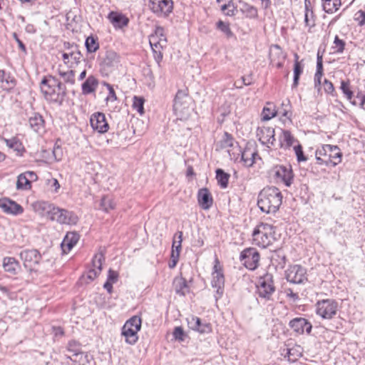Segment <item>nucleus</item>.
I'll return each instance as SVG.
<instances>
[{
	"instance_id": "obj_1",
	"label": "nucleus",
	"mask_w": 365,
	"mask_h": 365,
	"mask_svg": "<svg viewBox=\"0 0 365 365\" xmlns=\"http://www.w3.org/2000/svg\"><path fill=\"white\" fill-rule=\"evenodd\" d=\"M41 91L50 103L61 106L67 95L66 88L56 77L48 76L41 82Z\"/></svg>"
},
{
	"instance_id": "obj_2",
	"label": "nucleus",
	"mask_w": 365,
	"mask_h": 365,
	"mask_svg": "<svg viewBox=\"0 0 365 365\" xmlns=\"http://www.w3.org/2000/svg\"><path fill=\"white\" fill-rule=\"evenodd\" d=\"M281 191L276 187H267L258 195L257 205L266 213H275L282 202Z\"/></svg>"
},
{
	"instance_id": "obj_3",
	"label": "nucleus",
	"mask_w": 365,
	"mask_h": 365,
	"mask_svg": "<svg viewBox=\"0 0 365 365\" xmlns=\"http://www.w3.org/2000/svg\"><path fill=\"white\" fill-rule=\"evenodd\" d=\"M315 155L319 165L336 166L341 161L342 154L336 145H324L316 150Z\"/></svg>"
},
{
	"instance_id": "obj_4",
	"label": "nucleus",
	"mask_w": 365,
	"mask_h": 365,
	"mask_svg": "<svg viewBox=\"0 0 365 365\" xmlns=\"http://www.w3.org/2000/svg\"><path fill=\"white\" fill-rule=\"evenodd\" d=\"M275 240L274 227L267 223H260L252 232L253 244L267 248Z\"/></svg>"
},
{
	"instance_id": "obj_5",
	"label": "nucleus",
	"mask_w": 365,
	"mask_h": 365,
	"mask_svg": "<svg viewBox=\"0 0 365 365\" xmlns=\"http://www.w3.org/2000/svg\"><path fill=\"white\" fill-rule=\"evenodd\" d=\"M141 323V319L138 316H133L126 321L122 328V335L125 336L126 343L133 345L137 342Z\"/></svg>"
},
{
	"instance_id": "obj_6",
	"label": "nucleus",
	"mask_w": 365,
	"mask_h": 365,
	"mask_svg": "<svg viewBox=\"0 0 365 365\" xmlns=\"http://www.w3.org/2000/svg\"><path fill=\"white\" fill-rule=\"evenodd\" d=\"M275 292L273 275L267 272L260 277L257 284V294L258 297L266 301L271 300L273 294Z\"/></svg>"
},
{
	"instance_id": "obj_7",
	"label": "nucleus",
	"mask_w": 365,
	"mask_h": 365,
	"mask_svg": "<svg viewBox=\"0 0 365 365\" xmlns=\"http://www.w3.org/2000/svg\"><path fill=\"white\" fill-rule=\"evenodd\" d=\"M316 313L323 319H331L337 312L339 304L333 299H327L318 301Z\"/></svg>"
},
{
	"instance_id": "obj_8",
	"label": "nucleus",
	"mask_w": 365,
	"mask_h": 365,
	"mask_svg": "<svg viewBox=\"0 0 365 365\" xmlns=\"http://www.w3.org/2000/svg\"><path fill=\"white\" fill-rule=\"evenodd\" d=\"M256 135L263 145L269 148L277 147V140L275 138L274 128L269 126L258 127L256 130Z\"/></svg>"
},
{
	"instance_id": "obj_9",
	"label": "nucleus",
	"mask_w": 365,
	"mask_h": 365,
	"mask_svg": "<svg viewBox=\"0 0 365 365\" xmlns=\"http://www.w3.org/2000/svg\"><path fill=\"white\" fill-rule=\"evenodd\" d=\"M240 259L246 268L255 270L259 265V254L255 248H247L240 253Z\"/></svg>"
},
{
	"instance_id": "obj_10",
	"label": "nucleus",
	"mask_w": 365,
	"mask_h": 365,
	"mask_svg": "<svg viewBox=\"0 0 365 365\" xmlns=\"http://www.w3.org/2000/svg\"><path fill=\"white\" fill-rule=\"evenodd\" d=\"M20 257L24 262V266L31 272L35 270L36 266L41 260V255L35 249L21 251Z\"/></svg>"
},
{
	"instance_id": "obj_11",
	"label": "nucleus",
	"mask_w": 365,
	"mask_h": 365,
	"mask_svg": "<svg viewBox=\"0 0 365 365\" xmlns=\"http://www.w3.org/2000/svg\"><path fill=\"white\" fill-rule=\"evenodd\" d=\"M150 9L157 16H168L173 9L172 0H149Z\"/></svg>"
},
{
	"instance_id": "obj_12",
	"label": "nucleus",
	"mask_w": 365,
	"mask_h": 365,
	"mask_svg": "<svg viewBox=\"0 0 365 365\" xmlns=\"http://www.w3.org/2000/svg\"><path fill=\"white\" fill-rule=\"evenodd\" d=\"M286 279L293 284H302L307 280V270L299 264L290 266L285 272Z\"/></svg>"
},
{
	"instance_id": "obj_13",
	"label": "nucleus",
	"mask_w": 365,
	"mask_h": 365,
	"mask_svg": "<svg viewBox=\"0 0 365 365\" xmlns=\"http://www.w3.org/2000/svg\"><path fill=\"white\" fill-rule=\"evenodd\" d=\"M51 220L60 224L72 225L78 222V217L71 211L56 207Z\"/></svg>"
},
{
	"instance_id": "obj_14",
	"label": "nucleus",
	"mask_w": 365,
	"mask_h": 365,
	"mask_svg": "<svg viewBox=\"0 0 365 365\" xmlns=\"http://www.w3.org/2000/svg\"><path fill=\"white\" fill-rule=\"evenodd\" d=\"M214 265V272L212 273V287L216 289V294L215 296L216 301L222 297L224 293L225 277L224 274L219 267V262L216 259Z\"/></svg>"
},
{
	"instance_id": "obj_15",
	"label": "nucleus",
	"mask_w": 365,
	"mask_h": 365,
	"mask_svg": "<svg viewBox=\"0 0 365 365\" xmlns=\"http://www.w3.org/2000/svg\"><path fill=\"white\" fill-rule=\"evenodd\" d=\"M162 32H163V29L162 27H158L155 34H151L149 37V43L153 53V57L159 67L160 66V62L163 59L162 50L163 47L158 40V35L162 34Z\"/></svg>"
},
{
	"instance_id": "obj_16",
	"label": "nucleus",
	"mask_w": 365,
	"mask_h": 365,
	"mask_svg": "<svg viewBox=\"0 0 365 365\" xmlns=\"http://www.w3.org/2000/svg\"><path fill=\"white\" fill-rule=\"evenodd\" d=\"M190 99L185 90H179L175 97L173 110L176 114H184L188 108Z\"/></svg>"
},
{
	"instance_id": "obj_17",
	"label": "nucleus",
	"mask_w": 365,
	"mask_h": 365,
	"mask_svg": "<svg viewBox=\"0 0 365 365\" xmlns=\"http://www.w3.org/2000/svg\"><path fill=\"white\" fill-rule=\"evenodd\" d=\"M274 176L277 181L283 182L287 187H289L293 181V173L290 166H276Z\"/></svg>"
},
{
	"instance_id": "obj_18",
	"label": "nucleus",
	"mask_w": 365,
	"mask_h": 365,
	"mask_svg": "<svg viewBox=\"0 0 365 365\" xmlns=\"http://www.w3.org/2000/svg\"><path fill=\"white\" fill-rule=\"evenodd\" d=\"M91 125L93 130L100 133H105L109 129V125L103 113L97 112L91 115L90 118Z\"/></svg>"
},
{
	"instance_id": "obj_19",
	"label": "nucleus",
	"mask_w": 365,
	"mask_h": 365,
	"mask_svg": "<svg viewBox=\"0 0 365 365\" xmlns=\"http://www.w3.org/2000/svg\"><path fill=\"white\" fill-rule=\"evenodd\" d=\"M278 141L277 147L282 149H289L297 141L295 138L292 135L291 132L287 130L279 128L277 130Z\"/></svg>"
},
{
	"instance_id": "obj_20",
	"label": "nucleus",
	"mask_w": 365,
	"mask_h": 365,
	"mask_svg": "<svg viewBox=\"0 0 365 365\" xmlns=\"http://www.w3.org/2000/svg\"><path fill=\"white\" fill-rule=\"evenodd\" d=\"M289 325L294 332L299 334H302L305 331L307 334H310L312 329V324L307 319L302 317H297L292 319Z\"/></svg>"
},
{
	"instance_id": "obj_21",
	"label": "nucleus",
	"mask_w": 365,
	"mask_h": 365,
	"mask_svg": "<svg viewBox=\"0 0 365 365\" xmlns=\"http://www.w3.org/2000/svg\"><path fill=\"white\" fill-rule=\"evenodd\" d=\"M0 208L8 215H18L24 212L21 205L8 198L0 199Z\"/></svg>"
},
{
	"instance_id": "obj_22",
	"label": "nucleus",
	"mask_w": 365,
	"mask_h": 365,
	"mask_svg": "<svg viewBox=\"0 0 365 365\" xmlns=\"http://www.w3.org/2000/svg\"><path fill=\"white\" fill-rule=\"evenodd\" d=\"M187 324L190 329L200 334H208L212 331V327L209 323H202L199 317L191 316L187 318Z\"/></svg>"
},
{
	"instance_id": "obj_23",
	"label": "nucleus",
	"mask_w": 365,
	"mask_h": 365,
	"mask_svg": "<svg viewBox=\"0 0 365 365\" xmlns=\"http://www.w3.org/2000/svg\"><path fill=\"white\" fill-rule=\"evenodd\" d=\"M197 202L203 210H209L213 204V199L209 190L206 187L201 188L197 192Z\"/></svg>"
},
{
	"instance_id": "obj_24",
	"label": "nucleus",
	"mask_w": 365,
	"mask_h": 365,
	"mask_svg": "<svg viewBox=\"0 0 365 365\" xmlns=\"http://www.w3.org/2000/svg\"><path fill=\"white\" fill-rule=\"evenodd\" d=\"M108 19L115 29H123L126 27L129 23V19L122 13L110 11Z\"/></svg>"
},
{
	"instance_id": "obj_25",
	"label": "nucleus",
	"mask_w": 365,
	"mask_h": 365,
	"mask_svg": "<svg viewBox=\"0 0 365 365\" xmlns=\"http://www.w3.org/2000/svg\"><path fill=\"white\" fill-rule=\"evenodd\" d=\"M34 208L35 212H38L39 215L42 216H48L50 219H51L56 207L53 205V204H51L48 202L41 201L34 203Z\"/></svg>"
},
{
	"instance_id": "obj_26",
	"label": "nucleus",
	"mask_w": 365,
	"mask_h": 365,
	"mask_svg": "<svg viewBox=\"0 0 365 365\" xmlns=\"http://www.w3.org/2000/svg\"><path fill=\"white\" fill-rule=\"evenodd\" d=\"M240 153L241 160L247 167L252 166L255 163L256 156H258L256 148L252 145L246 146Z\"/></svg>"
},
{
	"instance_id": "obj_27",
	"label": "nucleus",
	"mask_w": 365,
	"mask_h": 365,
	"mask_svg": "<svg viewBox=\"0 0 365 365\" xmlns=\"http://www.w3.org/2000/svg\"><path fill=\"white\" fill-rule=\"evenodd\" d=\"M79 235L76 232H68L61 242L62 250L64 253L68 252L79 240Z\"/></svg>"
},
{
	"instance_id": "obj_28",
	"label": "nucleus",
	"mask_w": 365,
	"mask_h": 365,
	"mask_svg": "<svg viewBox=\"0 0 365 365\" xmlns=\"http://www.w3.org/2000/svg\"><path fill=\"white\" fill-rule=\"evenodd\" d=\"M64 48L66 51H68L69 58L71 60V66H72L73 64H78L81 61L83 55L81 54L78 46L76 44L65 43Z\"/></svg>"
},
{
	"instance_id": "obj_29",
	"label": "nucleus",
	"mask_w": 365,
	"mask_h": 365,
	"mask_svg": "<svg viewBox=\"0 0 365 365\" xmlns=\"http://www.w3.org/2000/svg\"><path fill=\"white\" fill-rule=\"evenodd\" d=\"M98 86V79L93 75L89 76L82 83L81 89L83 95H88L96 91Z\"/></svg>"
},
{
	"instance_id": "obj_30",
	"label": "nucleus",
	"mask_w": 365,
	"mask_h": 365,
	"mask_svg": "<svg viewBox=\"0 0 365 365\" xmlns=\"http://www.w3.org/2000/svg\"><path fill=\"white\" fill-rule=\"evenodd\" d=\"M173 287L177 294L185 296L189 292L187 281L182 277H176L173 280Z\"/></svg>"
},
{
	"instance_id": "obj_31",
	"label": "nucleus",
	"mask_w": 365,
	"mask_h": 365,
	"mask_svg": "<svg viewBox=\"0 0 365 365\" xmlns=\"http://www.w3.org/2000/svg\"><path fill=\"white\" fill-rule=\"evenodd\" d=\"M15 85V79L9 75H6L4 71L0 70V88L9 91L13 88Z\"/></svg>"
},
{
	"instance_id": "obj_32",
	"label": "nucleus",
	"mask_w": 365,
	"mask_h": 365,
	"mask_svg": "<svg viewBox=\"0 0 365 365\" xmlns=\"http://www.w3.org/2000/svg\"><path fill=\"white\" fill-rule=\"evenodd\" d=\"M30 127L36 133L43 131L44 129V120L38 113H34L29 120Z\"/></svg>"
},
{
	"instance_id": "obj_33",
	"label": "nucleus",
	"mask_w": 365,
	"mask_h": 365,
	"mask_svg": "<svg viewBox=\"0 0 365 365\" xmlns=\"http://www.w3.org/2000/svg\"><path fill=\"white\" fill-rule=\"evenodd\" d=\"M341 5V0H322V9L327 14L335 13L339 9Z\"/></svg>"
},
{
	"instance_id": "obj_34",
	"label": "nucleus",
	"mask_w": 365,
	"mask_h": 365,
	"mask_svg": "<svg viewBox=\"0 0 365 365\" xmlns=\"http://www.w3.org/2000/svg\"><path fill=\"white\" fill-rule=\"evenodd\" d=\"M303 349L299 345H295L291 348L287 349L286 356L291 362H295L302 356Z\"/></svg>"
},
{
	"instance_id": "obj_35",
	"label": "nucleus",
	"mask_w": 365,
	"mask_h": 365,
	"mask_svg": "<svg viewBox=\"0 0 365 365\" xmlns=\"http://www.w3.org/2000/svg\"><path fill=\"white\" fill-rule=\"evenodd\" d=\"M295 61L294 64V78H293V83H292V88H297L299 85V81L301 74L303 72V66L301 64V63L298 61L299 56L296 53L294 55Z\"/></svg>"
},
{
	"instance_id": "obj_36",
	"label": "nucleus",
	"mask_w": 365,
	"mask_h": 365,
	"mask_svg": "<svg viewBox=\"0 0 365 365\" xmlns=\"http://www.w3.org/2000/svg\"><path fill=\"white\" fill-rule=\"evenodd\" d=\"M57 73L59 76L62 78L65 83L69 85H73L75 83V71L71 69H67L66 71L58 68Z\"/></svg>"
},
{
	"instance_id": "obj_37",
	"label": "nucleus",
	"mask_w": 365,
	"mask_h": 365,
	"mask_svg": "<svg viewBox=\"0 0 365 365\" xmlns=\"http://www.w3.org/2000/svg\"><path fill=\"white\" fill-rule=\"evenodd\" d=\"M286 56L279 46L277 44L272 46L269 52V58L272 64L275 63L277 59L284 60Z\"/></svg>"
},
{
	"instance_id": "obj_38",
	"label": "nucleus",
	"mask_w": 365,
	"mask_h": 365,
	"mask_svg": "<svg viewBox=\"0 0 365 365\" xmlns=\"http://www.w3.org/2000/svg\"><path fill=\"white\" fill-rule=\"evenodd\" d=\"M19 264L14 257H4L3 260V267L6 272L14 274Z\"/></svg>"
},
{
	"instance_id": "obj_39",
	"label": "nucleus",
	"mask_w": 365,
	"mask_h": 365,
	"mask_svg": "<svg viewBox=\"0 0 365 365\" xmlns=\"http://www.w3.org/2000/svg\"><path fill=\"white\" fill-rule=\"evenodd\" d=\"M230 177V174L225 173L223 170L220 168L216 170V179L221 188L227 187Z\"/></svg>"
},
{
	"instance_id": "obj_40",
	"label": "nucleus",
	"mask_w": 365,
	"mask_h": 365,
	"mask_svg": "<svg viewBox=\"0 0 365 365\" xmlns=\"http://www.w3.org/2000/svg\"><path fill=\"white\" fill-rule=\"evenodd\" d=\"M277 115L275 106L272 103H267V106L264 107L262 112V120L264 121L269 120Z\"/></svg>"
},
{
	"instance_id": "obj_41",
	"label": "nucleus",
	"mask_w": 365,
	"mask_h": 365,
	"mask_svg": "<svg viewBox=\"0 0 365 365\" xmlns=\"http://www.w3.org/2000/svg\"><path fill=\"white\" fill-rule=\"evenodd\" d=\"M220 9L227 16H234L237 13V6L233 0H228L227 3L221 6Z\"/></svg>"
},
{
	"instance_id": "obj_42",
	"label": "nucleus",
	"mask_w": 365,
	"mask_h": 365,
	"mask_svg": "<svg viewBox=\"0 0 365 365\" xmlns=\"http://www.w3.org/2000/svg\"><path fill=\"white\" fill-rule=\"evenodd\" d=\"M82 347L81 344L75 340H71L68 343L67 346V350L70 353H71L73 356L78 357V356H82L83 351H82Z\"/></svg>"
},
{
	"instance_id": "obj_43",
	"label": "nucleus",
	"mask_w": 365,
	"mask_h": 365,
	"mask_svg": "<svg viewBox=\"0 0 365 365\" xmlns=\"http://www.w3.org/2000/svg\"><path fill=\"white\" fill-rule=\"evenodd\" d=\"M6 143L9 148L14 149L19 155H21L24 152L22 143L16 138L6 140Z\"/></svg>"
},
{
	"instance_id": "obj_44",
	"label": "nucleus",
	"mask_w": 365,
	"mask_h": 365,
	"mask_svg": "<svg viewBox=\"0 0 365 365\" xmlns=\"http://www.w3.org/2000/svg\"><path fill=\"white\" fill-rule=\"evenodd\" d=\"M16 188L17 190H28L31 188L30 180L24 173L18 176Z\"/></svg>"
},
{
	"instance_id": "obj_45",
	"label": "nucleus",
	"mask_w": 365,
	"mask_h": 365,
	"mask_svg": "<svg viewBox=\"0 0 365 365\" xmlns=\"http://www.w3.org/2000/svg\"><path fill=\"white\" fill-rule=\"evenodd\" d=\"M85 46L86 50L89 53L96 52L99 48V43L97 38L92 36L86 38L85 41Z\"/></svg>"
},
{
	"instance_id": "obj_46",
	"label": "nucleus",
	"mask_w": 365,
	"mask_h": 365,
	"mask_svg": "<svg viewBox=\"0 0 365 365\" xmlns=\"http://www.w3.org/2000/svg\"><path fill=\"white\" fill-rule=\"evenodd\" d=\"M240 4V9L242 13L247 14L250 16H254L257 14V9L252 5L242 1H239Z\"/></svg>"
},
{
	"instance_id": "obj_47",
	"label": "nucleus",
	"mask_w": 365,
	"mask_h": 365,
	"mask_svg": "<svg viewBox=\"0 0 365 365\" xmlns=\"http://www.w3.org/2000/svg\"><path fill=\"white\" fill-rule=\"evenodd\" d=\"M144 103L145 100L143 97L135 96L133 98V108L136 110L140 114L144 113Z\"/></svg>"
},
{
	"instance_id": "obj_48",
	"label": "nucleus",
	"mask_w": 365,
	"mask_h": 365,
	"mask_svg": "<svg viewBox=\"0 0 365 365\" xmlns=\"http://www.w3.org/2000/svg\"><path fill=\"white\" fill-rule=\"evenodd\" d=\"M115 206V204L113 199L107 196L102 197L101 200V207L104 211L108 212L109 210L114 209Z\"/></svg>"
},
{
	"instance_id": "obj_49",
	"label": "nucleus",
	"mask_w": 365,
	"mask_h": 365,
	"mask_svg": "<svg viewBox=\"0 0 365 365\" xmlns=\"http://www.w3.org/2000/svg\"><path fill=\"white\" fill-rule=\"evenodd\" d=\"M105 257L102 252L97 253L94 255L92 260V269H96L101 272L102 270V263L104 261Z\"/></svg>"
},
{
	"instance_id": "obj_50",
	"label": "nucleus",
	"mask_w": 365,
	"mask_h": 365,
	"mask_svg": "<svg viewBox=\"0 0 365 365\" xmlns=\"http://www.w3.org/2000/svg\"><path fill=\"white\" fill-rule=\"evenodd\" d=\"M323 76V60L322 55L320 54L319 51L317 53V71L314 75V78H322Z\"/></svg>"
},
{
	"instance_id": "obj_51",
	"label": "nucleus",
	"mask_w": 365,
	"mask_h": 365,
	"mask_svg": "<svg viewBox=\"0 0 365 365\" xmlns=\"http://www.w3.org/2000/svg\"><path fill=\"white\" fill-rule=\"evenodd\" d=\"M340 89L348 100H351L353 97V92L350 89L349 82L341 81Z\"/></svg>"
},
{
	"instance_id": "obj_52",
	"label": "nucleus",
	"mask_w": 365,
	"mask_h": 365,
	"mask_svg": "<svg viewBox=\"0 0 365 365\" xmlns=\"http://www.w3.org/2000/svg\"><path fill=\"white\" fill-rule=\"evenodd\" d=\"M217 28L223 32L227 37L230 38L233 36V33L230 28L229 24L220 21L217 22Z\"/></svg>"
},
{
	"instance_id": "obj_53",
	"label": "nucleus",
	"mask_w": 365,
	"mask_h": 365,
	"mask_svg": "<svg viewBox=\"0 0 365 365\" xmlns=\"http://www.w3.org/2000/svg\"><path fill=\"white\" fill-rule=\"evenodd\" d=\"M334 48H336V52L338 53H343L345 47V42L336 36L334 41Z\"/></svg>"
},
{
	"instance_id": "obj_54",
	"label": "nucleus",
	"mask_w": 365,
	"mask_h": 365,
	"mask_svg": "<svg viewBox=\"0 0 365 365\" xmlns=\"http://www.w3.org/2000/svg\"><path fill=\"white\" fill-rule=\"evenodd\" d=\"M323 87H324V91L327 93L331 94L333 96H335L334 87L333 83L331 81H329L325 78L324 80Z\"/></svg>"
},
{
	"instance_id": "obj_55",
	"label": "nucleus",
	"mask_w": 365,
	"mask_h": 365,
	"mask_svg": "<svg viewBox=\"0 0 365 365\" xmlns=\"http://www.w3.org/2000/svg\"><path fill=\"white\" fill-rule=\"evenodd\" d=\"M294 150L295 151V154L297 155V158L298 161H306L307 158L304 156L302 147L300 144L294 146Z\"/></svg>"
},
{
	"instance_id": "obj_56",
	"label": "nucleus",
	"mask_w": 365,
	"mask_h": 365,
	"mask_svg": "<svg viewBox=\"0 0 365 365\" xmlns=\"http://www.w3.org/2000/svg\"><path fill=\"white\" fill-rule=\"evenodd\" d=\"M354 20L358 22L360 26L365 24V11L359 10L355 14L354 17Z\"/></svg>"
},
{
	"instance_id": "obj_57",
	"label": "nucleus",
	"mask_w": 365,
	"mask_h": 365,
	"mask_svg": "<svg viewBox=\"0 0 365 365\" xmlns=\"http://www.w3.org/2000/svg\"><path fill=\"white\" fill-rule=\"evenodd\" d=\"M304 21L307 26L313 27L314 26V12L307 11L305 13Z\"/></svg>"
},
{
	"instance_id": "obj_58",
	"label": "nucleus",
	"mask_w": 365,
	"mask_h": 365,
	"mask_svg": "<svg viewBox=\"0 0 365 365\" xmlns=\"http://www.w3.org/2000/svg\"><path fill=\"white\" fill-rule=\"evenodd\" d=\"M173 336L176 340H184V331L181 327H177L173 331Z\"/></svg>"
},
{
	"instance_id": "obj_59",
	"label": "nucleus",
	"mask_w": 365,
	"mask_h": 365,
	"mask_svg": "<svg viewBox=\"0 0 365 365\" xmlns=\"http://www.w3.org/2000/svg\"><path fill=\"white\" fill-rule=\"evenodd\" d=\"M118 274L116 271L111 269L108 270L107 281L114 284L118 281Z\"/></svg>"
},
{
	"instance_id": "obj_60",
	"label": "nucleus",
	"mask_w": 365,
	"mask_h": 365,
	"mask_svg": "<svg viewBox=\"0 0 365 365\" xmlns=\"http://www.w3.org/2000/svg\"><path fill=\"white\" fill-rule=\"evenodd\" d=\"M105 85L108 88V92H109V94L107 97V100H111L112 101H116L117 97H116V95H115V91H114L113 86L111 85H110L109 83H105Z\"/></svg>"
},
{
	"instance_id": "obj_61",
	"label": "nucleus",
	"mask_w": 365,
	"mask_h": 365,
	"mask_svg": "<svg viewBox=\"0 0 365 365\" xmlns=\"http://www.w3.org/2000/svg\"><path fill=\"white\" fill-rule=\"evenodd\" d=\"M223 143L225 146L231 147L233 143V138L230 134L228 133H225L224 134V140Z\"/></svg>"
},
{
	"instance_id": "obj_62",
	"label": "nucleus",
	"mask_w": 365,
	"mask_h": 365,
	"mask_svg": "<svg viewBox=\"0 0 365 365\" xmlns=\"http://www.w3.org/2000/svg\"><path fill=\"white\" fill-rule=\"evenodd\" d=\"M284 292L286 294V296L290 299H292L293 301H297L299 299V295L297 293H295L292 291V289L288 288L284 290Z\"/></svg>"
},
{
	"instance_id": "obj_63",
	"label": "nucleus",
	"mask_w": 365,
	"mask_h": 365,
	"mask_svg": "<svg viewBox=\"0 0 365 365\" xmlns=\"http://www.w3.org/2000/svg\"><path fill=\"white\" fill-rule=\"evenodd\" d=\"M101 272L99 270H97L96 269H91L88 270L87 274V277L91 281L95 279L99 274Z\"/></svg>"
},
{
	"instance_id": "obj_64",
	"label": "nucleus",
	"mask_w": 365,
	"mask_h": 365,
	"mask_svg": "<svg viewBox=\"0 0 365 365\" xmlns=\"http://www.w3.org/2000/svg\"><path fill=\"white\" fill-rule=\"evenodd\" d=\"M181 250L182 245H176V242H173L171 255H175L178 254V257H180Z\"/></svg>"
}]
</instances>
